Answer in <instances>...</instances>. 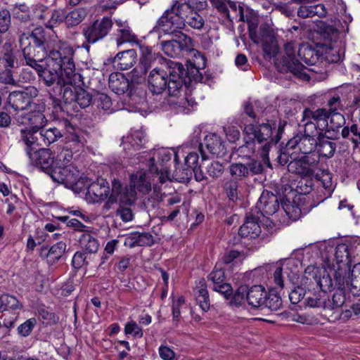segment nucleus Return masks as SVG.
Listing matches in <instances>:
<instances>
[{
    "instance_id": "obj_1",
    "label": "nucleus",
    "mask_w": 360,
    "mask_h": 360,
    "mask_svg": "<svg viewBox=\"0 0 360 360\" xmlns=\"http://www.w3.org/2000/svg\"><path fill=\"white\" fill-rule=\"evenodd\" d=\"M74 53L75 51L71 46L55 40L39 78L47 86H56L63 81L75 84L82 82L81 74L75 72Z\"/></svg>"
},
{
    "instance_id": "obj_2",
    "label": "nucleus",
    "mask_w": 360,
    "mask_h": 360,
    "mask_svg": "<svg viewBox=\"0 0 360 360\" xmlns=\"http://www.w3.org/2000/svg\"><path fill=\"white\" fill-rule=\"evenodd\" d=\"M54 41L41 27L19 33L18 42L26 65L36 70L39 77L43 68L40 63L46 61Z\"/></svg>"
},
{
    "instance_id": "obj_3",
    "label": "nucleus",
    "mask_w": 360,
    "mask_h": 360,
    "mask_svg": "<svg viewBox=\"0 0 360 360\" xmlns=\"http://www.w3.org/2000/svg\"><path fill=\"white\" fill-rule=\"evenodd\" d=\"M284 55L281 59H276L275 65L281 72H291L297 77L309 81L311 77L307 73V70L300 63L313 65L319 60L316 51L307 44H299L295 41L287 42L284 45Z\"/></svg>"
},
{
    "instance_id": "obj_4",
    "label": "nucleus",
    "mask_w": 360,
    "mask_h": 360,
    "mask_svg": "<svg viewBox=\"0 0 360 360\" xmlns=\"http://www.w3.org/2000/svg\"><path fill=\"white\" fill-rule=\"evenodd\" d=\"M186 74L183 65L174 61L168 63L167 71L155 68L148 75L149 90L153 94H160L167 90L170 97H177L185 84Z\"/></svg>"
},
{
    "instance_id": "obj_5",
    "label": "nucleus",
    "mask_w": 360,
    "mask_h": 360,
    "mask_svg": "<svg viewBox=\"0 0 360 360\" xmlns=\"http://www.w3.org/2000/svg\"><path fill=\"white\" fill-rule=\"evenodd\" d=\"M84 84L83 77L82 82L77 84H68L66 81L63 83H58L54 86L51 97L53 98V112L60 113L66 112L70 115L68 108L75 103H77L81 108H85L93 103L92 95L84 89L78 86Z\"/></svg>"
},
{
    "instance_id": "obj_6",
    "label": "nucleus",
    "mask_w": 360,
    "mask_h": 360,
    "mask_svg": "<svg viewBox=\"0 0 360 360\" xmlns=\"http://www.w3.org/2000/svg\"><path fill=\"white\" fill-rule=\"evenodd\" d=\"M276 126L270 123H262L255 124L254 123L245 124L244 125V142L245 143L239 148L240 152L245 156H251L256 151V143L261 144L265 142L262 147L261 155L265 158L268 156L269 150L274 143L272 139L273 130ZM278 137L275 143L278 141Z\"/></svg>"
},
{
    "instance_id": "obj_7",
    "label": "nucleus",
    "mask_w": 360,
    "mask_h": 360,
    "mask_svg": "<svg viewBox=\"0 0 360 360\" xmlns=\"http://www.w3.org/2000/svg\"><path fill=\"white\" fill-rule=\"evenodd\" d=\"M240 20L247 22L250 39L257 44H262L265 53L271 55L275 52L274 38L267 29H258L259 20L257 16L248 7L239 8Z\"/></svg>"
},
{
    "instance_id": "obj_8",
    "label": "nucleus",
    "mask_w": 360,
    "mask_h": 360,
    "mask_svg": "<svg viewBox=\"0 0 360 360\" xmlns=\"http://www.w3.org/2000/svg\"><path fill=\"white\" fill-rule=\"evenodd\" d=\"M178 1H174L169 8H167L158 20L153 30L167 35H178L184 34V16L180 13Z\"/></svg>"
},
{
    "instance_id": "obj_9",
    "label": "nucleus",
    "mask_w": 360,
    "mask_h": 360,
    "mask_svg": "<svg viewBox=\"0 0 360 360\" xmlns=\"http://www.w3.org/2000/svg\"><path fill=\"white\" fill-rule=\"evenodd\" d=\"M179 152L180 149L175 152L172 149L162 148L153 153V157L150 159V172L155 174L161 184L174 179L172 174L169 171L167 162L171 160L173 155L174 162H177Z\"/></svg>"
},
{
    "instance_id": "obj_10",
    "label": "nucleus",
    "mask_w": 360,
    "mask_h": 360,
    "mask_svg": "<svg viewBox=\"0 0 360 360\" xmlns=\"http://www.w3.org/2000/svg\"><path fill=\"white\" fill-rule=\"evenodd\" d=\"M329 117V112L325 108H318L315 110L306 108L302 112L301 123L309 133L313 130L316 133L323 134L328 128Z\"/></svg>"
},
{
    "instance_id": "obj_11",
    "label": "nucleus",
    "mask_w": 360,
    "mask_h": 360,
    "mask_svg": "<svg viewBox=\"0 0 360 360\" xmlns=\"http://www.w3.org/2000/svg\"><path fill=\"white\" fill-rule=\"evenodd\" d=\"M23 304L15 296L4 293L0 296V313H2L4 325L9 328L14 326Z\"/></svg>"
},
{
    "instance_id": "obj_12",
    "label": "nucleus",
    "mask_w": 360,
    "mask_h": 360,
    "mask_svg": "<svg viewBox=\"0 0 360 360\" xmlns=\"http://www.w3.org/2000/svg\"><path fill=\"white\" fill-rule=\"evenodd\" d=\"M112 25L110 17H103L96 20L83 29L82 33L89 44H94L103 39Z\"/></svg>"
},
{
    "instance_id": "obj_13",
    "label": "nucleus",
    "mask_w": 360,
    "mask_h": 360,
    "mask_svg": "<svg viewBox=\"0 0 360 360\" xmlns=\"http://www.w3.org/2000/svg\"><path fill=\"white\" fill-rule=\"evenodd\" d=\"M39 94V91L34 86L26 88L23 91H14L9 94L7 103L14 110H24L31 106L32 100Z\"/></svg>"
},
{
    "instance_id": "obj_14",
    "label": "nucleus",
    "mask_w": 360,
    "mask_h": 360,
    "mask_svg": "<svg viewBox=\"0 0 360 360\" xmlns=\"http://www.w3.org/2000/svg\"><path fill=\"white\" fill-rule=\"evenodd\" d=\"M205 145L208 151L213 154L219 155L224 154L225 145L221 138L215 133H210L204 138V143H199L198 139H196L195 143L192 141L191 146H198V151L200 153L202 162L207 159L205 151L202 150V146Z\"/></svg>"
},
{
    "instance_id": "obj_15",
    "label": "nucleus",
    "mask_w": 360,
    "mask_h": 360,
    "mask_svg": "<svg viewBox=\"0 0 360 360\" xmlns=\"http://www.w3.org/2000/svg\"><path fill=\"white\" fill-rule=\"evenodd\" d=\"M170 36L172 37L171 39L162 42V50L171 58L179 57L181 56L182 51L190 45L191 39L185 34Z\"/></svg>"
},
{
    "instance_id": "obj_16",
    "label": "nucleus",
    "mask_w": 360,
    "mask_h": 360,
    "mask_svg": "<svg viewBox=\"0 0 360 360\" xmlns=\"http://www.w3.org/2000/svg\"><path fill=\"white\" fill-rule=\"evenodd\" d=\"M319 136V133H316L311 130V133L306 131L304 128V135L300 136H297L291 139L286 143L287 149H294L298 148L300 152L303 154H310L314 152L316 148L317 141L315 136Z\"/></svg>"
},
{
    "instance_id": "obj_17",
    "label": "nucleus",
    "mask_w": 360,
    "mask_h": 360,
    "mask_svg": "<svg viewBox=\"0 0 360 360\" xmlns=\"http://www.w3.org/2000/svg\"><path fill=\"white\" fill-rule=\"evenodd\" d=\"M31 164L49 174L55 167V158L49 148H37L28 155Z\"/></svg>"
},
{
    "instance_id": "obj_18",
    "label": "nucleus",
    "mask_w": 360,
    "mask_h": 360,
    "mask_svg": "<svg viewBox=\"0 0 360 360\" xmlns=\"http://www.w3.org/2000/svg\"><path fill=\"white\" fill-rule=\"evenodd\" d=\"M49 176L53 181L63 184L65 187L69 188L73 182L74 178L79 176V170L72 165H56Z\"/></svg>"
},
{
    "instance_id": "obj_19",
    "label": "nucleus",
    "mask_w": 360,
    "mask_h": 360,
    "mask_svg": "<svg viewBox=\"0 0 360 360\" xmlns=\"http://www.w3.org/2000/svg\"><path fill=\"white\" fill-rule=\"evenodd\" d=\"M109 193L110 186L106 179L98 178L88 186L86 198L89 202L96 203L106 199Z\"/></svg>"
},
{
    "instance_id": "obj_20",
    "label": "nucleus",
    "mask_w": 360,
    "mask_h": 360,
    "mask_svg": "<svg viewBox=\"0 0 360 360\" xmlns=\"http://www.w3.org/2000/svg\"><path fill=\"white\" fill-rule=\"evenodd\" d=\"M256 208L263 216L273 215L279 208L278 197L269 191H264L256 204Z\"/></svg>"
},
{
    "instance_id": "obj_21",
    "label": "nucleus",
    "mask_w": 360,
    "mask_h": 360,
    "mask_svg": "<svg viewBox=\"0 0 360 360\" xmlns=\"http://www.w3.org/2000/svg\"><path fill=\"white\" fill-rule=\"evenodd\" d=\"M319 268L314 266H308L304 270V277L310 281V283H316L319 287L321 292L326 294V291L330 290L333 287V281L328 274L323 271V274L321 277L317 276Z\"/></svg>"
},
{
    "instance_id": "obj_22",
    "label": "nucleus",
    "mask_w": 360,
    "mask_h": 360,
    "mask_svg": "<svg viewBox=\"0 0 360 360\" xmlns=\"http://www.w3.org/2000/svg\"><path fill=\"white\" fill-rule=\"evenodd\" d=\"M151 174L155 175V173L150 172V169L137 171L135 174L131 175V186L140 193L143 195L147 194L151 191Z\"/></svg>"
},
{
    "instance_id": "obj_23",
    "label": "nucleus",
    "mask_w": 360,
    "mask_h": 360,
    "mask_svg": "<svg viewBox=\"0 0 360 360\" xmlns=\"http://www.w3.org/2000/svg\"><path fill=\"white\" fill-rule=\"evenodd\" d=\"M198 160L199 155L196 151H189L185 158V164L187 167L182 169L176 167L172 174L173 179L178 181L188 179L191 176V169L198 167Z\"/></svg>"
},
{
    "instance_id": "obj_24",
    "label": "nucleus",
    "mask_w": 360,
    "mask_h": 360,
    "mask_svg": "<svg viewBox=\"0 0 360 360\" xmlns=\"http://www.w3.org/2000/svg\"><path fill=\"white\" fill-rule=\"evenodd\" d=\"M260 233L261 228L258 218L252 214H248L244 224L239 229V235L242 238L252 239L259 236Z\"/></svg>"
},
{
    "instance_id": "obj_25",
    "label": "nucleus",
    "mask_w": 360,
    "mask_h": 360,
    "mask_svg": "<svg viewBox=\"0 0 360 360\" xmlns=\"http://www.w3.org/2000/svg\"><path fill=\"white\" fill-rule=\"evenodd\" d=\"M266 296V290L261 285H255L250 288L247 286L246 301L252 308L262 309Z\"/></svg>"
},
{
    "instance_id": "obj_26",
    "label": "nucleus",
    "mask_w": 360,
    "mask_h": 360,
    "mask_svg": "<svg viewBox=\"0 0 360 360\" xmlns=\"http://www.w3.org/2000/svg\"><path fill=\"white\" fill-rule=\"evenodd\" d=\"M65 250L66 244L63 241H60L52 245L49 249L42 247L40 250V256L46 258L47 262L52 265L61 258Z\"/></svg>"
},
{
    "instance_id": "obj_27",
    "label": "nucleus",
    "mask_w": 360,
    "mask_h": 360,
    "mask_svg": "<svg viewBox=\"0 0 360 360\" xmlns=\"http://www.w3.org/2000/svg\"><path fill=\"white\" fill-rule=\"evenodd\" d=\"M38 131L28 128L20 130V141L25 146V150L27 155L36 150L42 144L39 142L37 136Z\"/></svg>"
},
{
    "instance_id": "obj_28",
    "label": "nucleus",
    "mask_w": 360,
    "mask_h": 360,
    "mask_svg": "<svg viewBox=\"0 0 360 360\" xmlns=\"http://www.w3.org/2000/svg\"><path fill=\"white\" fill-rule=\"evenodd\" d=\"M146 141L145 134L141 129H131L126 137H123V148L124 150H129L130 147L139 149L145 144Z\"/></svg>"
},
{
    "instance_id": "obj_29",
    "label": "nucleus",
    "mask_w": 360,
    "mask_h": 360,
    "mask_svg": "<svg viewBox=\"0 0 360 360\" xmlns=\"http://www.w3.org/2000/svg\"><path fill=\"white\" fill-rule=\"evenodd\" d=\"M136 53L134 49L119 52L114 57V67L120 70H128L135 63Z\"/></svg>"
},
{
    "instance_id": "obj_30",
    "label": "nucleus",
    "mask_w": 360,
    "mask_h": 360,
    "mask_svg": "<svg viewBox=\"0 0 360 360\" xmlns=\"http://www.w3.org/2000/svg\"><path fill=\"white\" fill-rule=\"evenodd\" d=\"M319 156L330 158L333 156L336 150V144L328 137L319 133L316 145Z\"/></svg>"
},
{
    "instance_id": "obj_31",
    "label": "nucleus",
    "mask_w": 360,
    "mask_h": 360,
    "mask_svg": "<svg viewBox=\"0 0 360 360\" xmlns=\"http://www.w3.org/2000/svg\"><path fill=\"white\" fill-rule=\"evenodd\" d=\"M184 16V26L188 25V27L197 30H202L204 29L205 25V21L203 17L199 14L197 11H187L186 12L180 11Z\"/></svg>"
},
{
    "instance_id": "obj_32",
    "label": "nucleus",
    "mask_w": 360,
    "mask_h": 360,
    "mask_svg": "<svg viewBox=\"0 0 360 360\" xmlns=\"http://www.w3.org/2000/svg\"><path fill=\"white\" fill-rule=\"evenodd\" d=\"M212 5L224 17L231 20L230 11L239 13V8L236 1L231 0H210Z\"/></svg>"
},
{
    "instance_id": "obj_33",
    "label": "nucleus",
    "mask_w": 360,
    "mask_h": 360,
    "mask_svg": "<svg viewBox=\"0 0 360 360\" xmlns=\"http://www.w3.org/2000/svg\"><path fill=\"white\" fill-rule=\"evenodd\" d=\"M305 304L310 307L330 308V300H327V296L324 292H308L305 299Z\"/></svg>"
},
{
    "instance_id": "obj_34",
    "label": "nucleus",
    "mask_w": 360,
    "mask_h": 360,
    "mask_svg": "<svg viewBox=\"0 0 360 360\" xmlns=\"http://www.w3.org/2000/svg\"><path fill=\"white\" fill-rule=\"evenodd\" d=\"M25 119L27 120V122H23V123L30 125V129L37 131L41 130L47 122L45 115L40 110H34L29 112L26 115Z\"/></svg>"
},
{
    "instance_id": "obj_35",
    "label": "nucleus",
    "mask_w": 360,
    "mask_h": 360,
    "mask_svg": "<svg viewBox=\"0 0 360 360\" xmlns=\"http://www.w3.org/2000/svg\"><path fill=\"white\" fill-rule=\"evenodd\" d=\"M79 243L80 247L90 254L95 253L98 250V242L97 239L90 233V230L81 234L79 237Z\"/></svg>"
},
{
    "instance_id": "obj_36",
    "label": "nucleus",
    "mask_w": 360,
    "mask_h": 360,
    "mask_svg": "<svg viewBox=\"0 0 360 360\" xmlns=\"http://www.w3.org/2000/svg\"><path fill=\"white\" fill-rule=\"evenodd\" d=\"M39 136L44 146H49L55 143L63 136L61 131L56 127L41 129L39 130Z\"/></svg>"
},
{
    "instance_id": "obj_37",
    "label": "nucleus",
    "mask_w": 360,
    "mask_h": 360,
    "mask_svg": "<svg viewBox=\"0 0 360 360\" xmlns=\"http://www.w3.org/2000/svg\"><path fill=\"white\" fill-rule=\"evenodd\" d=\"M228 172L231 177V179L237 181L249 177L247 165L241 162L231 163L228 167Z\"/></svg>"
},
{
    "instance_id": "obj_38",
    "label": "nucleus",
    "mask_w": 360,
    "mask_h": 360,
    "mask_svg": "<svg viewBox=\"0 0 360 360\" xmlns=\"http://www.w3.org/2000/svg\"><path fill=\"white\" fill-rule=\"evenodd\" d=\"M116 23L119 27L117 32L120 37L117 39V46H121L124 43L132 42L136 39V37L132 34L129 27L125 23H122L120 20H116Z\"/></svg>"
},
{
    "instance_id": "obj_39",
    "label": "nucleus",
    "mask_w": 360,
    "mask_h": 360,
    "mask_svg": "<svg viewBox=\"0 0 360 360\" xmlns=\"http://www.w3.org/2000/svg\"><path fill=\"white\" fill-rule=\"evenodd\" d=\"M327 105L329 108L328 110L330 115H333L330 122L333 121L334 118H336L338 121L342 123L345 122V119L342 115L338 112V110H342L343 105L341 103V100L339 96H334L329 98L327 103Z\"/></svg>"
},
{
    "instance_id": "obj_40",
    "label": "nucleus",
    "mask_w": 360,
    "mask_h": 360,
    "mask_svg": "<svg viewBox=\"0 0 360 360\" xmlns=\"http://www.w3.org/2000/svg\"><path fill=\"white\" fill-rule=\"evenodd\" d=\"M266 295L262 309H269L271 311L279 309L282 306V300L278 293L272 290L266 292Z\"/></svg>"
},
{
    "instance_id": "obj_41",
    "label": "nucleus",
    "mask_w": 360,
    "mask_h": 360,
    "mask_svg": "<svg viewBox=\"0 0 360 360\" xmlns=\"http://www.w3.org/2000/svg\"><path fill=\"white\" fill-rule=\"evenodd\" d=\"M245 258L243 252L237 250H228L221 255L219 263L225 264H235Z\"/></svg>"
},
{
    "instance_id": "obj_42",
    "label": "nucleus",
    "mask_w": 360,
    "mask_h": 360,
    "mask_svg": "<svg viewBox=\"0 0 360 360\" xmlns=\"http://www.w3.org/2000/svg\"><path fill=\"white\" fill-rule=\"evenodd\" d=\"M304 165V162L302 161V157L293 159L288 163V170L289 172L297 174L302 176H310L309 169Z\"/></svg>"
},
{
    "instance_id": "obj_43",
    "label": "nucleus",
    "mask_w": 360,
    "mask_h": 360,
    "mask_svg": "<svg viewBox=\"0 0 360 360\" xmlns=\"http://www.w3.org/2000/svg\"><path fill=\"white\" fill-rule=\"evenodd\" d=\"M86 16V11L84 8H76L65 15V24L70 27L79 25Z\"/></svg>"
},
{
    "instance_id": "obj_44",
    "label": "nucleus",
    "mask_w": 360,
    "mask_h": 360,
    "mask_svg": "<svg viewBox=\"0 0 360 360\" xmlns=\"http://www.w3.org/2000/svg\"><path fill=\"white\" fill-rule=\"evenodd\" d=\"M93 104H94L97 108L102 110L104 112H107L108 114L111 113L112 102L111 98L107 94L97 93L93 99Z\"/></svg>"
},
{
    "instance_id": "obj_45",
    "label": "nucleus",
    "mask_w": 360,
    "mask_h": 360,
    "mask_svg": "<svg viewBox=\"0 0 360 360\" xmlns=\"http://www.w3.org/2000/svg\"><path fill=\"white\" fill-rule=\"evenodd\" d=\"M178 6L184 13L191 10L200 11L207 6V0H184L181 3L178 1Z\"/></svg>"
},
{
    "instance_id": "obj_46",
    "label": "nucleus",
    "mask_w": 360,
    "mask_h": 360,
    "mask_svg": "<svg viewBox=\"0 0 360 360\" xmlns=\"http://www.w3.org/2000/svg\"><path fill=\"white\" fill-rule=\"evenodd\" d=\"M223 188L230 200L235 202L239 198L238 181L236 180L231 179L224 180Z\"/></svg>"
},
{
    "instance_id": "obj_47",
    "label": "nucleus",
    "mask_w": 360,
    "mask_h": 360,
    "mask_svg": "<svg viewBox=\"0 0 360 360\" xmlns=\"http://www.w3.org/2000/svg\"><path fill=\"white\" fill-rule=\"evenodd\" d=\"M13 17L21 22H26L31 19V11L25 4H15L12 9Z\"/></svg>"
},
{
    "instance_id": "obj_48",
    "label": "nucleus",
    "mask_w": 360,
    "mask_h": 360,
    "mask_svg": "<svg viewBox=\"0 0 360 360\" xmlns=\"http://www.w3.org/2000/svg\"><path fill=\"white\" fill-rule=\"evenodd\" d=\"M37 312L39 320L44 325L56 324L59 321V317L55 313L49 311L44 307H39Z\"/></svg>"
},
{
    "instance_id": "obj_49",
    "label": "nucleus",
    "mask_w": 360,
    "mask_h": 360,
    "mask_svg": "<svg viewBox=\"0 0 360 360\" xmlns=\"http://www.w3.org/2000/svg\"><path fill=\"white\" fill-rule=\"evenodd\" d=\"M129 80L121 73L116 72L114 75V93L120 95L128 91Z\"/></svg>"
},
{
    "instance_id": "obj_50",
    "label": "nucleus",
    "mask_w": 360,
    "mask_h": 360,
    "mask_svg": "<svg viewBox=\"0 0 360 360\" xmlns=\"http://www.w3.org/2000/svg\"><path fill=\"white\" fill-rule=\"evenodd\" d=\"M321 176L317 175L319 181L321 182L322 187L326 190L327 194L323 197L320 201H323L329 196L333 191V184L331 179V174L327 170H323L321 174Z\"/></svg>"
},
{
    "instance_id": "obj_51",
    "label": "nucleus",
    "mask_w": 360,
    "mask_h": 360,
    "mask_svg": "<svg viewBox=\"0 0 360 360\" xmlns=\"http://www.w3.org/2000/svg\"><path fill=\"white\" fill-rule=\"evenodd\" d=\"M208 280L213 283V286L225 281L224 271L219 262L216 264L214 270L209 274Z\"/></svg>"
},
{
    "instance_id": "obj_52",
    "label": "nucleus",
    "mask_w": 360,
    "mask_h": 360,
    "mask_svg": "<svg viewBox=\"0 0 360 360\" xmlns=\"http://www.w3.org/2000/svg\"><path fill=\"white\" fill-rule=\"evenodd\" d=\"M74 181L71 185H70L68 188H71L75 193H80L83 190L86 189L89 185H90L91 179L80 175L79 173V176H77L76 178H74Z\"/></svg>"
},
{
    "instance_id": "obj_53",
    "label": "nucleus",
    "mask_w": 360,
    "mask_h": 360,
    "mask_svg": "<svg viewBox=\"0 0 360 360\" xmlns=\"http://www.w3.org/2000/svg\"><path fill=\"white\" fill-rule=\"evenodd\" d=\"M63 21L65 22V13L61 10H53L51 11L49 20L46 23V27L53 29Z\"/></svg>"
},
{
    "instance_id": "obj_54",
    "label": "nucleus",
    "mask_w": 360,
    "mask_h": 360,
    "mask_svg": "<svg viewBox=\"0 0 360 360\" xmlns=\"http://www.w3.org/2000/svg\"><path fill=\"white\" fill-rule=\"evenodd\" d=\"M247 297V285H240L233 295L231 300V304L235 307L242 305Z\"/></svg>"
},
{
    "instance_id": "obj_55",
    "label": "nucleus",
    "mask_w": 360,
    "mask_h": 360,
    "mask_svg": "<svg viewBox=\"0 0 360 360\" xmlns=\"http://www.w3.org/2000/svg\"><path fill=\"white\" fill-rule=\"evenodd\" d=\"M11 27V14L8 8L0 11V34H5Z\"/></svg>"
},
{
    "instance_id": "obj_56",
    "label": "nucleus",
    "mask_w": 360,
    "mask_h": 360,
    "mask_svg": "<svg viewBox=\"0 0 360 360\" xmlns=\"http://www.w3.org/2000/svg\"><path fill=\"white\" fill-rule=\"evenodd\" d=\"M37 319L30 318L18 327V333L22 337H27L30 335L32 330L37 325Z\"/></svg>"
},
{
    "instance_id": "obj_57",
    "label": "nucleus",
    "mask_w": 360,
    "mask_h": 360,
    "mask_svg": "<svg viewBox=\"0 0 360 360\" xmlns=\"http://www.w3.org/2000/svg\"><path fill=\"white\" fill-rule=\"evenodd\" d=\"M302 161L304 162V165L309 169V176L314 173V169L319 162V156L315 153H311L310 154H304L302 156Z\"/></svg>"
},
{
    "instance_id": "obj_58",
    "label": "nucleus",
    "mask_w": 360,
    "mask_h": 360,
    "mask_svg": "<svg viewBox=\"0 0 360 360\" xmlns=\"http://www.w3.org/2000/svg\"><path fill=\"white\" fill-rule=\"evenodd\" d=\"M351 275L350 290L354 295H358L360 292V266H354Z\"/></svg>"
},
{
    "instance_id": "obj_59",
    "label": "nucleus",
    "mask_w": 360,
    "mask_h": 360,
    "mask_svg": "<svg viewBox=\"0 0 360 360\" xmlns=\"http://www.w3.org/2000/svg\"><path fill=\"white\" fill-rule=\"evenodd\" d=\"M63 221L67 222L69 227L72 228L75 231L85 233L90 229V227L85 226L77 219H69V217H62L60 218Z\"/></svg>"
},
{
    "instance_id": "obj_60",
    "label": "nucleus",
    "mask_w": 360,
    "mask_h": 360,
    "mask_svg": "<svg viewBox=\"0 0 360 360\" xmlns=\"http://www.w3.org/2000/svg\"><path fill=\"white\" fill-rule=\"evenodd\" d=\"M124 333L127 335H131L136 338H142L143 335L142 328L134 321H130L126 323L124 326Z\"/></svg>"
},
{
    "instance_id": "obj_61",
    "label": "nucleus",
    "mask_w": 360,
    "mask_h": 360,
    "mask_svg": "<svg viewBox=\"0 0 360 360\" xmlns=\"http://www.w3.org/2000/svg\"><path fill=\"white\" fill-rule=\"evenodd\" d=\"M207 173L212 178H219L224 172V166L217 161L212 162L206 167Z\"/></svg>"
},
{
    "instance_id": "obj_62",
    "label": "nucleus",
    "mask_w": 360,
    "mask_h": 360,
    "mask_svg": "<svg viewBox=\"0 0 360 360\" xmlns=\"http://www.w3.org/2000/svg\"><path fill=\"white\" fill-rule=\"evenodd\" d=\"M72 159V153L68 149H62L61 151L57 155L55 159V166L62 165L67 166L69 162Z\"/></svg>"
},
{
    "instance_id": "obj_63",
    "label": "nucleus",
    "mask_w": 360,
    "mask_h": 360,
    "mask_svg": "<svg viewBox=\"0 0 360 360\" xmlns=\"http://www.w3.org/2000/svg\"><path fill=\"white\" fill-rule=\"evenodd\" d=\"M345 301V297L343 292L341 290H336L332 297V300H330V308L328 309H333L335 308H339L343 305Z\"/></svg>"
},
{
    "instance_id": "obj_64",
    "label": "nucleus",
    "mask_w": 360,
    "mask_h": 360,
    "mask_svg": "<svg viewBox=\"0 0 360 360\" xmlns=\"http://www.w3.org/2000/svg\"><path fill=\"white\" fill-rule=\"evenodd\" d=\"M306 292L302 287L297 286L292 290L289 293V299L292 304L299 303L303 298Z\"/></svg>"
}]
</instances>
